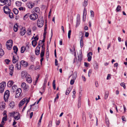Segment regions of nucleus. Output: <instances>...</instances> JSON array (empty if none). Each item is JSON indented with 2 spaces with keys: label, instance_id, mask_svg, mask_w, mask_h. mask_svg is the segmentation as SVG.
<instances>
[{
  "label": "nucleus",
  "instance_id": "nucleus-1",
  "mask_svg": "<svg viewBox=\"0 0 127 127\" xmlns=\"http://www.w3.org/2000/svg\"><path fill=\"white\" fill-rule=\"evenodd\" d=\"M0 5H5L6 6H9L11 5V0H0Z\"/></svg>",
  "mask_w": 127,
  "mask_h": 127
},
{
  "label": "nucleus",
  "instance_id": "nucleus-2",
  "mask_svg": "<svg viewBox=\"0 0 127 127\" xmlns=\"http://www.w3.org/2000/svg\"><path fill=\"white\" fill-rule=\"evenodd\" d=\"M29 17L31 20L34 21L38 18V15L36 13H34L30 15Z\"/></svg>",
  "mask_w": 127,
  "mask_h": 127
},
{
  "label": "nucleus",
  "instance_id": "nucleus-3",
  "mask_svg": "<svg viewBox=\"0 0 127 127\" xmlns=\"http://www.w3.org/2000/svg\"><path fill=\"white\" fill-rule=\"evenodd\" d=\"M21 87L25 91H28L29 88L28 85L25 82H23L22 84Z\"/></svg>",
  "mask_w": 127,
  "mask_h": 127
},
{
  "label": "nucleus",
  "instance_id": "nucleus-4",
  "mask_svg": "<svg viewBox=\"0 0 127 127\" xmlns=\"http://www.w3.org/2000/svg\"><path fill=\"white\" fill-rule=\"evenodd\" d=\"M6 85V82H5L0 84V93H2L3 92Z\"/></svg>",
  "mask_w": 127,
  "mask_h": 127
},
{
  "label": "nucleus",
  "instance_id": "nucleus-5",
  "mask_svg": "<svg viewBox=\"0 0 127 127\" xmlns=\"http://www.w3.org/2000/svg\"><path fill=\"white\" fill-rule=\"evenodd\" d=\"M9 96V91L7 90L5 92L4 95V98L5 102L7 100Z\"/></svg>",
  "mask_w": 127,
  "mask_h": 127
},
{
  "label": "nucleus",
  "instance_id": "nucleus-6",
  "mask_svg": "<svg viewBox=\"0 0 127 127\" xmlns=\"http://www.w3.org/2000/svg\"><path fill=\"white\" fill-rule=\"evenodd\" d=\"M3 9L4 12L6 14H8L9 13L11 12V10L8 6H4L3 7Z\"/></svg>",
  "mask_w": 127,
  "mask_h": 127
},
{
  "label": "nucleus",
  "instance_id": "nucleus-7",
  "mask_svg": "<svg viewBox=\"0 0 127 127\" xmlns=\"http://www.w3.org/2000/svg\"><path fill=\"white\" fill-rule=\"evenodd\" d=\"M22 92L21 89L19 88L17 89L15 95V97L16 98H18Z\"/></svg>",
  "mask_w": 127,
  "mask_h": 127
},
{
  "label": "nucleus",
  "instance_id": "nucleus-8",
  "mask_svg": "<svg viewBox=\"0 0 127 127\" xmlns=\"http://www.w3.org/2000/svg\"><path fill=\"white\" fill-rule=\"evenodd\" d=\"M29 74L25 71H22L21 72V77L23 79L26 78Z\"/></svg>",
  "mask_w": 127,
  "mask_h": 127
},
{
  "label": "nucleus",
  "instance_id": "nucleus-9",
  "mask_svg": "<svg viewBox=\"0 0 127 127\" xmlns=\"http://www.w3.org/2000/svg\"><path fill=\"white\" fill-rule=\"evenodd\" d=\"M27 100V98H24L23 99L19 102V106L20 107L22 106L25 104Z\"/></svg>",
  "mask_w": 127,
  "mask_h": 127
},
{
  "label": "nucleus",
  "instance_id": "nucleus-10",
  "mask_svg": "<svg viewBox=\"0 0 127 127\" xmlns=\"http://www.w3.org/2000/svg\"><path fill=\"white\" fill-rule=\"evenodd\" d=\"M77 73L76 72H74L73 75V79H72V85H73L75 82L77 76Z\"/></svg>",
  "mask_w": 127,
  "mask_h": 127
},
{
  "label": "nucleus",
  "instance_id": "nucleus-11",
  "mask_svg": "<svg viewBox=\"0 0 127 127\" xmlns=\"http://www.w3.org/2000/svg\"><path fill=\"white\" fill-rule=\"evenodd\" d=\"M10 69L9 74L11 76L12 75L14 71V67L13 65H11L9 67Z\"/></svg>",
  "mask_w": 127,
  "mask_h": 127
},
{
  "label": "nucleus",
  "instance_id": "nucleus-12",
  "mask_svg": "<svg viewBox=\"0 0 127 127\" xmlns=\"http://www.w3.org/2000/svg\"><path fill=\"white\" fill-rule=\"evenodd\" d=\"M72 54H73L75 56V58L74 59V60L73 61V63H74L75 62V61H76V52L75 50V47L74 46H73V48Z\"/></svg>",
  "mask_w": 127,
  "mask_h": 127
},
{
  "label": "nucleus",
  "instance_id": "nucleus-13",
  "mask_svg": "<svg viewBox=\"0 0 127 127\" xmlns=\"http://www.w3.org/2000/svg\"><path fill=\"white\" fill-rule=\"evenodd\" d=\"M92 53L91 52H89L87 55L88 57L87 60L88 62H90L92 58Z\"/></svg>",
  "mask_w": 127,
  "mask_h": 127
},
{
  "label": "nucleus",
  "instance_id": "nucleus-14",
  "mask_svg": "<svg viewBox=\"0 0 127 127\" xmlns=\"http://www.w3.org/2000/svg\"><path fill=\"white\" fill-rule=\"evenodd\" d=\"M26 32V29L25 28L22 27L21 30L20 34L21 35L23 36L25 34Z\"/></svg>",
  "mask_w": 127,
  "mask_h": 127
},
{
  "label": "nucleus",
  "instance_id": "nucleus-15",
  "mask_svg": "<svg viewBox=\"0 0 127 127\" xmlns=\"http://www.w3.org/2000/svg\"><path fill=\"white\" fill-rule=\"evenodd\" d=\"M20 63L22 66H23L24 67H26L28 65L27 63L24 60L21 61Z\"/></svg>",
  "mask_w": 127,
  "mask_h": 127
},
{
  "label": "nucleus",
  "instance_id": "nucleus-16",
  "mask_svg": "<svg viewBox=\"0 0 127 127\" xmlns=\"http://www.w3.org/2000/svg\"><path fill=\"white\" fill-rule=\"evenodd\" d=\"M82 52L80 50L79 52V54H78V60L79 62H80L82 60Z\"/></svg>",
  "mask_w": 127,
  "mask_h": 127
},
{
  "label": "nucleus",
  "instance_id": "nucleus-17",
  "mask_svg": "<svg viewBox=\"0 0 127 127\" xmlns=\"http://www.w3.org/2000/svg\"><path fill=\"white\" fill-rule=\"evenodd\" d=\"M26 79L27 81L29 83H31L32 82V80L30 75H28Z\"/></svg>",
  "mask_w": 127,
  "mask_h": 127
},
{
  "label": "nucleus",
  "instance_id": "nucleus-18",
  "mask_svg": "<svg viewBox=\"0 0 127 127\" xmlns=\"http://www.w3.org/2000/svg\"><path fill=\"white\" fill-rule=\"evenodd\" d=\"M34 5L33 3L30 2L27 3V5L28 8H31L33 7Z\"/></svg>",
  "mask_w": 127,
  "mask_h": 127
},
{
  "label": "nucleus",
  "instance_id": "nucleus-19",
  "mask_svg": "<svg viewBox=\"0 0 127 127\" xmlns=\"http://www.w3.org/2000/svg\"><path fill=\"white\" fill-rule=\"evenodd\" d=\"M16 114L17 115L15 116L14 118L15 120H17L20 118V115L18 112H16Z\"/></svg>",
  "mask_w": 127,
  "mask_h": 127
},
{
  "label": "nucleus",
  "instance_id": "nucleus-20",
  "mask_svg": "<svg viewBox=\"0 0 127 127\" xmlns=\"http://www.w3.org/2000/svg\"><path fill=\"white\" fill-rule=\"evenodd\" d=\"M94 69L96 70L98 68V64L95 61L93 64Z\"/></svg>",
  "mask_w": 127,
  "mask_h": 127
},
{
  "label": "nucleus",
  "instance_id": "nucleus-21",
  "mask_svg": "<svg viewBox=\"0 0 127 127\" xmlns=\"http://www.w3.org/2000/svg\"><path fill=\"white\" fill-rule=\"evenodd\" d=\"M17 86L14 85L12 87L11 91L13 92H15L17 90Z\"/></svg>",
  "mask_w": 127,
  "mask_h": 127
},
{
  "label": "nucleus",
  "instance_id": "nucleus-22",
  "mask_svg": "<svg viewBox=\"0 0 127 127\" xmlns=\"http://www.w3.org/2000/svg\"><path fill=\"white\" fill-rule=\"evenodd\" d=\"M18 58H16V57H15L14 56H13L12 60V62L14 64L16 62L18 61Z\"/></svg>",
  "mask_w": 127,
  "mask_h": 127
},
{
  "label": "nucleus",
  "instance_id": "nucleus-23",
  "mask_svg": "<svg viewBox=\"0 0 127 127\" xmlns=\"http://www.w3.org/2000/svg\"><path fill=\"white\" fill-rule=\"evenodd\" d=\"M44 22L42 18H39L37 21V24H43Z\"/></svg>",
  "mask_w": 127,
  "mask_h": 127
},
{
  "label": "nucleus",
  "instance_id": "nucleus-24",
  "mask_svg": "<svg viewBox=\"0 0 127 127\" xmlns=\"http://www.w3.org/2000/svg\"><path fill=\"white\" fill-rule=\"evenodd\" d=\"M15 67L17 68L18 70H20L21 68V66L20 63L19 64L18 63H17L15 64Z\"/></svg>",
  "mask_w": 127,
  "mask_h": 127
},
{
  "label": "nucleus",
  "instance_id": "nucleus-25",
  "mask_svg": "<svg viewBox=\"0 0 127 127\" xmlns=\"http://www.w3.org/2000/svg\"><path fill=\"white\" fill-rule=\"evenodd\" d=\"M14 82L12 80L9 81L7 83V86L9 87H11L14 83Z\"/></svg>",
  "mask_w": 127,
  "mask_h": 127
},
{
  "label": "nucleus",
  "instance_id": "nucleus-26",
  "mask_svg": "<svg viewBox=\"0 0 127 127\" xmlns=\"http://www.w3.org/2000/svg\"><path fill=\"white\" fill-rule=\"evenodd\" d=\"M13 49L14 51V52L15 53L16 55H17V52L18 50L17 47L16 46H14L13 47Z\"/></svg>",
  "mask_w": 127,
  "mask_h": 127
},
{
  "label": "nucleus",
  "instance_id": "nucleus-27",
  "mask_svg": "<svg viewBox=\"0 0 127 127\" xmlns=\"http://www.w3.org/2000/svg\"><path fill=\"white\" fill-rule=\"evenodd\" d=\"M9 105L11 108H13L15 106V103L14 101L11 102L9 104Z\"/></svg>",
  "mask_w": 127,
  "mask_h": 127
},
{
  "label": "nucleus",
  "instance_id": "nucleus-28",
  "mask_svg": "<svg viewBox=\"0 0 127 127\" xmlns=\"http://www.w3.org/2000/svg\"><path fill=\"white\" fill-rule=\"evenodd\" d=\"M80 16L78 14L77 17V24H80Z\"/></svg>",
  "mask_w": 127,
  "mask_h": 127
},
{
  "label": "nucleus",
  "instance_id": "nucleus-29",
  "mask_svg": "<svg viewBox=\"0 0 127 127\" xmlns=\"http://www.w3.org/2000/svg\"><path fill=\"white\" fill-rule=\"evenodd\" d=\"M40 51V48H38L37 49L36 48L35 50V53L36 55H38L39 54Z\"/></svg>",
  "mask_w": 127,
  "mask_h": 127
},
{
  "label": "nucleus",
  "instance_id": "nucleus-30",
  "mask_svg": "<svg viewBox=\"0 0 127 127\" xmlns=\"http://www.w3.org/2000/svg\"><path fill=\"white\" fill-rule=\"evenodd\" d=\"M18 26L17 24H15L14 27L13 29L14 31L15 32H17L18 30Z\"/></svg>",
  "mask_w": 127,
  "mask_h": 127
},
{
  "label": "nucleus",
  "instance_id": "nucleus-31",
  "mask_svg": "<svg viewBox=\"0 0 127 127\" xmlns=\"http://www.w3.org/2000/svg\"><path fill=\"white\" fill-rule=\"evenodd\" d=\"M33 10L34 12L38 13L39 11V9L38 7H35L33 8Z\"/></svg>",
  "mask_w": 127,
  "mask_h": 127
},
{
  "label": "nucleus",
  "instance_id": "nucleus-32",
  "mask_svg": "<svg viewBox=\"0 0 127 127\" xmlns=\"http://www.w3.org/2000/svg\"><path fill=\"white\" fill-rule=\"evenodd\" d=\"M6 43L9 45H12L13 42L12 40H9L6 42Z\"/></svg>",
  "mask_w": 127,
  "mask_h": 127
},
{
  "label": "nucleus",
  "instance_id": "nucleus-33",
  "mask_svg": "<svg viewBox=\"0 0 127 127\" xmlns=\"http://www.w3.org/2000/svg\"><path fill=\"white\" fill-rule=\"evenodd\" d=\"M37 44V42L35 40H33L32 41V45L34 47Z\"/></svg>",
  "mask_w": 127,
  "mask_h": 127
},
{
  "label": "nucleus",
  "instance_id": "nucleus-34",
  "mask_svg": "<svg viewBox=\"0 0 127 127\" xmlns=\"http://www.w3.org/2000/svg\"><path fill=\"white\" fill-rule=\"evenodd\" d=\"M15 4L17 6H20L21 5V1H17L16 2Z\"/></svg>",
  "mask_w": 127,
  "mask_h": 127
},
{
  "label": "nucleus",
  "instance_id": "nucleus-35",
  "mask_svg": "<svg viewBox=\"0 0 127 127\" xmlns=\"http://www.w3.org/2000/svg\"><path fill=\"white\" fill-rule=\"evenodd\" d=\"M16 112H12L11 113H10V117H14L15 115H16Z\"/></svg>",
  "mask_w": 127,
  "mask_h": 127
},
{
  "label": "nucleus",
  "instance_id": "nucleus-36",
  "mask_svg": "<svg viewBox=\"0 0 127 127\" xmlns=\"http://www.w3.org/2000/svg\"><path fill=\"white\" fill-rule=\"evenodd\" d=\"M44 51L45 50L44 49L43 50H41V52L40 54L41 58L43 57L44 55Z\"/></svg>",
  "mask_w": 127,
  "mask_h": 127
},
{
  "label": "nucleus",
  "instance_id": "nucleus-37",
  "mask_svg": "<svg viewBox=\"0 0 127 127\" xmlns=\"http://www.w3.org/2000/svg\"><path fill=\"white\" fill-rule=\"evenodd\" d=\"M88 0H84L83 5L84 7H86L88 4Z\"/></svg>",
  "mask_w": 127,
  "mask_h": 127
},
{
  "label": "nucleus",
  "instance_id": "nucleus-38",
  "mask_svg": "<svg viewBox=\"0 0 127 127\" xmlns=\"http://www.w3.org/2000/svg\"><path fill=\"white\" fill-rule=\"evenodd\" d=\"M71 88H68L66 91L65 94L67 95H68L69 93L71 91Z\"/></svg>",
  "mask_w": 127,
  "mask_h": 127
},
{
  "label": "nucleus",
  "instance_id": "nucleus-39",
  "mask_svg": "<svg viewBox=\"0 0 127 127\" xmlns=\"http://www.w3.org/2000/svg\"><path fill=\"white\" fill-rule=\"evenodd\" d=\"M8 14L9 17L10 18L12 19L13 18V14L12 13L10 12Z\"/></svg>",
  "mask_w": 127,
  "mask_h": 127
},
{
  "label": "nucleus",
  "instance_id": "nucleus-40",
  "mask_svg": "<svg viewBox=\"0 0 127 127\" xmlns=\"http://www.w3.org/2000/svg\"><path fill=\"white\" fill-rule=\"evenodd\" d=\"M13 12L15 14H17L18 13V10L16 8H14L13 9Z\"/></svg>",
  "mask_w": 127,
  "mask_h": 127
},
{
  "label": "nucleus",
  "instance_id": "nucleus-41",
  "mask_svg": "<svg viewBox=\"0 0 127 127\" xmlns=\"http://www.w3.org/2000/svg\"><path fill=\"white\" fill-rule=\"evenodd\" d=\"M25 52V46L21 47V52L22 53H24Z\"/></svg>",
  "mask_w": 127,
  "mask_h": 127
},
{
  "label": "nucleus",
  "instance_id": "nucleus-42",
  "mask_svg": "<svg viewBox=\"0 0 127 127\" xmlns=\"http://www.w3.org/2000/svg\"><path fill=\"white\" fill-rule=\"evenodd\" d=\"M6 45L7 48L9 50H10L12 48V45H8L7 44V43H6Z\"/></svg>",
  "mask_w": 127,
  "mask_h": 127
},
{
  "label": "nucleus",
  "instance_id": "nucleus-43",
  "mask_svg": "<svg viewBox=\"0 0 127 127\" xmlns=\"http://www.w3.org/2000/svg\"><path fill=\"white\" fill-rule=\"evenodd\" d=\"M84 45L83 41L82 38H81L80 40V45L81 48Z\"/></svg>",
  "mask_w": 127,
  "mask_h": 127
},
{
  "label": "nucleus",
  "instance_id": "nucleus-44",
  "mask_svg": "<svg viewBox=\"0 0 127 127\" xmlns=\"http://www.w3.org/2000/svg\"><path fill=\"white\" fill-rule=\"evenodd\" d=\"M4 54V51L2 49L0 50V56H2Z\"/></svg>",
  "mask_w": 127,
  "mask_h": 127
},
{
  "label": "nucleus",
  "instance_id": "nucleus-45",
  "mask_svg": "<svg viewBox=\"0 0 127 127\" xmlns=\"http://www.w3.org/2000/svg\"><path fill=\"white\" fill-rule=\"evenodd\" d=\"M121 7L119 5L117 6L116 8V10L117 12H119L120 10Z\"/></svg>",
  "mask_w": 127,
  "mask_h": 127
},
{
  "label": "nucleus",
  "instance_id": "nucleus-46",
  "mask_svg": "<svg viewBox=\"0 0 127 127\" xmlns=\"http://www.w3.org/2000/svg\"><path fill=\"white\" fill-rule=\"evenodd\" d=\"M19 10L20 11H25V7H23L22 6H21L19 8Z\"/></svg>",
  "mask_w": 127,
  "mask_h": 127
},
{
  "label": "nucleus",
  "instance_id": "nucleus-47",
  "mask_svg": "<svg viewBox=\"0 0 127 127\" xmlns=\"http://www.w3.org/2000/svg\"><path fill=\"white\" fill-rule=\"evenodd\" d=\"M29 15V14L28 13L25 15L23 17V19L24 20L26 19L28 17Z\"/></svg>",
  "mask_w": 127,
  "mask_h": 127
},
{
  "label": "nucleus",
  "instance_id": "nucleus-48",
  "mask_svg": "<svg viewBox=\"0 0 127 127\" xmlns=\"http://www.w3.org/2000/svg\"><path fill=\"white\" fill-rule=\"evenodd\" d=\"M53 86L54 90H55L56 89V86L55 84V80H54L53 81Z\"/></svg>",
  "mask_w": 127,
  "mask_h": 127
},
{
  "label": "nucleus",
  "instance_id": "nucleus-49",
  "mask_svg": "<svg viewBox=\"0 0 127 127\" xmlns=\"http://www.w3.org/2000/svg\"><path fill=\"white\" fill-rule=\"evenodd\" d=\"M31 30L29 29L27 31V33L28 34L30 35L31 34Z\"/></svg>",
  "mask_w": 127,
  "mask_h": 127
},
{
  "label": "nucleus",
  "instance_id": "nucleus-50",
  "mask_svg": "<svg viewBox=\"0 0 127 127\" xmlns=\"http://www.w3.org/2000/svg\"><path fill=\"white\" fill-rule=\"evenodd\" d=\"M108 95H109V94H108V92H105V97H104V98L105 99H106L107 98V97L108 96Z\"/></svg>",
  "mask_w": 127,
  "mask_h": 127
},
{
  "label": "nucleus",
  "instance_id": "nucleus-51",
  "mask_svg": "<svg viewBox=\"0 0 127 127\" xmlns=\"http://www.w3.org/2000/svg\"><path fill=\"white\" fill-rule=\"evenodd\" d=\"M38 108V106H34V107H33L32 108V110L33 111H34L36 110Z\"/></svg>",
  "mask_w": 127,
  "mask_h": 127
},
{
  "label": "nucleus",
  "instance_id": "nucleus-52",
  "mask_svg": "<svg viewBox=\"0 0 127 127\" xmlns=\"http://www.w3.org/2000/svg\"><path fill=\"white\" fill-rule=\"evenodd\" d=\"M7 120V116H5L2 118V121H3V122L5 123V122H4V121H6Z\"/></svg>",
  "mask_w": 127,
  "mask_h": 127
},
{
  "label": "nucleus",
  "instance_id": "nucleus-53",
  "mask_svg": "<svg viewBox=\"0 0 127 127\" xmlns=\"http://www.w3.org/2000/svg\"><path fill=\"white\" fill-rule=\"evenodd\" d=\"M71 30H69L68 31V37L69 39H70V34H71Z\"/></svg>",
  "mask_w": 127,
  "mask_h": 127
},
{
  "label": "nucleus",
  "instance_id": "nucleus-54",
  "mask_svg": "<svg viewBox=\"0 0 127 127\" xmlns=\"http://www.w3.org/2000/svg\"><path fill=\"white\" fill-rule=\"evenodd\" d=\"M73 95H72V97L74 98L75 97V94H76V92L74 89V90L73 91Z\"/></svg>",
  "mask_w": 127,
  "mask_h": 127
},
{
  "label": "nucleus",
  "instance_id": "nucleus-55",
  "mask_svg": "<svg viewBox=\"0 0 127 127\" xmlns=\"http://www.w3.org/2000/svg\"><path fill=\"white\" fill-rule=\"evenodd\" d=\"M5 107V106L4 105L2 104L0 106V108L2 110L4 109Z\"/></svg>",
  "mask_w": 127,
  "mask_h": 127
},
{
  "label": "nucleus",
  "instance_id": "nucleus-56",
  "mask_svg": "<svg viewBox=\"0 0 127 127\" xmlns=\"http://www.w3.org/2000/svg\"><path fill=\"white\" fill-rule=\"evenodd\" d=\"M120 85L121 86L123 87L124 89L126 88V87L125 83H121Z\"/></svg>",
  "mask_w": 127,
  "mask_h": 127
},
{
  "label": "nucleus",
  "instance_id": "nucleus-57",
  "mask_svg": "<svg viewBox=\"0 0 127 127\" xmlns=\"http://www.w3.org/2000/svg\"><path fill=\"white\" fill-rule=\"evenodd\" d=\"M48 78L47 77H46L44 79V83H43L44 84H46L47 82V80H48Z\"/></svg>",
  "mask_w": 127,
  "mask_h": 127
},
{
  "label": "nucleus",
  "instance_id": "nucleus-58",
  "mask_svg": "<svg viewBox=\"0 0 127 127\" xmlns=\"http://www.w3.org/2000/svg\"><path fill=\"white\" fill-rule=\"evenodd\" d=\"M42 43H40V41H39V42L38 45L36 47V48L37 49V48H40L41 47V46L40 44H42Z\"/></svg>",
  "mask_w": 127,
  "mask_h": 127
},
{
  "label": "nucleus",
  "instance_id": "nucleus-59",
  "mask_svg": "<svg viewBox=\"0 0 127 127\" xmlns=\"http://www.w3.org/2000/svg\"><path fill=\"white\" fill-rule=\"evenodd\" d=\"M82 119L83 121H86V117L85 115L84 114L82 116Z\"/></svg>",
  "mask_w": 127,
  "mask_h": 127
},
{
  "label": "nucleus",
  "instance_id": "nucleus-60",
  "mask_svg": "<svg viewBox=\"0 0 127 127\" xmlns=\"http://www.w3.org/2000/svg\"><path fill=\"white\" fill-rule=\"evenodd\" d=\"M28 101H27V102H26V103L25 104V106L24 107V108H23L22 110V112H23L25 110V109L26 108L27 106V104L28 103Z\"/></svg>",
  "mask_w": 127,
  "mask_h": 127
},
{
  "label": "nucleus",
  "instance_id": "nucleus-61",
  "mask_svg": "<svg viewBox=\"0 0 127 127\" xmlns=\"http://www.w3.org/2000/svg\"><path fill=\"white\" fill-rule=\"evenodd\" d=\"M29 48V47L28 46H25V51H27L28 50Z\"/></svg>",
  "mask_w": 127,
  "mask_h": 127
},
{
  "label": "nucleus",
  "instance_id": "nucleus-62",
  "mask_svg": "<svg viewBox=\"0 0 127 127\" xmlns=\"http://www.w3.org/2000/svg\"><path fill=\"white\" fill-rule=\"evenodd\" d=\"M5 61L7 64H8L10 62V60L8 59H6L5 60Z\"/></svg>",
  "mask_w": 127,
  "mask_h": 127
},
{
  "label": "nucleus",
  "instance_id": "nucleus-63",
  "mask_svg": "<svg viewBox=\"0 0 127 127\" xmlns=\"http://www.w3.org/2000/svg\"><path fill=\"white\" fill-rule=\"evenodd\" d=\"M46 55V58H48L49 55V53L48 50L47 51Z\"/></svg>",
  "mask_w": 127,
  "mask_h": 127
},
{
  "label": "nucleus",
  "instance_id": "nucleus-64",
  "mask_svg": "<svg viewBox=\"0 0 127 127\" xmlns=\"http://www.w3.org/2000/svg\"><path fill=\"white\" fill-rule=\"evenodd\" d=\"M4 124V123L3 121H2L1 122V124L0 123V127H3Z\"/></svg>",
  "mask_w": 127,
  "mask_h": 127
}]
</instances>
